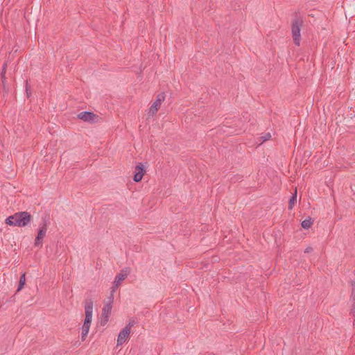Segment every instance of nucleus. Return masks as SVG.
Wrapping results in <instances>:
<instances>
[{"label":"nucleus","instance_id":"obj_1","mask_svg":"<svg viewBox=\"0 0 355 355\" xmlns=\"http://www.w3.org/2000/svg\"><path fill=\"white\" fill-rule=\"evenodd\" d=\"M31 220V216L27 211H20L10 216L6 219V223L10 226L25 227Z\"/></svg>","mask_w":355,"mask_h":355},{"label":"nucleus","instance_id":"obj_2","mask_svg":"<svg viewBox=\"0 0 355 355\" xmlns=\"http://www.w3.org/2000/svg\"><path fill=\"white\" fill-rule=\"evenodd\" d=\"M85 318L82 327L81 337L85 340L89 331L92 314H93V302L92 300H87L85 303Z\"/></svg>","mask_w":355,"mask_h":355},{"label":"nucleus","instance_id":"obj_3","mask_svg":"<svg viewBox=\"0 0 355 355\" xmlns=\"http://www.w3.org/2000/svg\"><path fill=\"white\" fill-rule=\"evenodd\" d=\"M303 24V20L300 17H296L291 27L292 36L295 45L300 46L301 41L300 30Z\"/></svg>","mask_w":355,"mask_h":355},{"label":"nucleus","instance_id":"obj_4","mask_svg":"<svg viewBox=\"0 0 355 355\" xmlns=\"http://www.w3.org/2000/svg\"><path fill=\"white\" fill-rule=\"evenodd\" d=\"M77 118L84 122L95 123L98 116L92 112L85 111L78 114Z\"/></svg>","mask_w":355,"mask_h":355},{"label":"nucleus","instance_id":"obj_5","mask_svg":"<svg viewBox=\"0 0 355 355\" xmlns=\"http://www.w3.org/2000/svg\"><path fill=\"white\" fill-rule=\"evenodd\" d=\"M165 100V94L164 93H160L159 94L155 101L153 102V103L151 105L150 109H149V113L152 115H154L161 106L162 102Z\"/></svg>","mask_w":355,"mask_h":355},{"label":"nucleus","instance_id":"obj_6","mask_svg":"<svg viewBox=\"0 0 355 355\" xmlns=\"http://www.w3.org/2000/svg\"><path fill=\"white\" fill-rule=\"evenodd\" d=\"M47 227L46 223H44L38 230L37 235L35 240V246H41L42 244V239L46 236Z\"/></svg>","mask_w":355,"mask_h":355},{"label":"nucleus","instance_id":"obj_7","mask_svg":"<svg viewBox=\"0 0 355 355\" xmlns=\"http://www.w3.org/2000/svg\"><path fill=\"white\" fill-rule=\"evenodd\" d=\"M146 171L144 169V166L142 163H139L136 165L135 168L134 177L133 180L135 182H140L145 173Z\"/></svg>","mask_w":355,"mask_h":355},{"label":"nucleus","instance_id":"obj_8","mask_svg":"<svg viewBox=\"0 0 355 355\" xmlns=\"http://www.w3.org/2000/svg\"><path fill=\"white\" fill-rule=\"evenodd\" d=\"M130 334V326L125 327L119 334L117 338V345H121L126 342Z\"/></svg>","mask_w":355,"mask_h":355},{"label":"nucleus","instance_id":"obj_9","mask_svg":"<svg viewBox=\"0 0 355 355\" xmlns=\"http://www.w3.org/2000/svg\"><path fill=\"white\" fill-rule=\"evenodd\" d=\"M130 273V269L126 268L125 269H123L120 273L116 275L114 280V284L119 285L121 284V282L125 280V279L128 277V275Z\"/></svg>","mask_w":355,"mask_h":355},{"label":"nucleus","instance_id":"obj_10","mask_svg":"<svg viewBox=\"0 0 355 355\" xmlns=\"http://www.w3.org/2000/svg\"><path fill=\"white\" fill-rule=\"evenodd\" d=\"M112 300H111V302H110L109 303L106 304L103 308L102 316L105 320V323H106L108 321L110 315L111 313L112 309Z\"/></svg>","mask_w":355,"mask_h":355},{"label":"nucleus","instance_id":"obj_11","mask_svg":"<svg viewBox=\"0 0 355 355\" xmlns=\"http://www.w3.org/2000/svg\"><path fill=\"white\" fill-rule=\"evenodd\" d=\"M313 220L311 218L309 217L308 218H306L302 222V227L304 229H309L311 227L313 224Z\"/></svg>","mask_w":355,"mask_h":355},{"label":"nucleus","instance_id":"obj_12","mask_svg":"<svg viewBox=\"0 0 355 355\" xmlns=\"http://www.w3.org/2000/svg\"><path fill=\"white\" fill-rule=\"evenodd\" d=\"M296 200H297V190L295 189V193L293 194V196H291V198L289 200V203H288V209H292L293 208Z\"/></svg>","mask_w":355,"mask_h":355},{"label":"nucleus","instance_id":"obj_13","mask_svg":"<svg viewBox=\"0 0 355 355\" xmlns=\"http://www.w3.org/2000/svg\"><path fill=\"white\" fill-rule=\"evenodd\" d=\"M25 282H26V274L25 273H23L21 277H20V279H19V286H18V288H17V291H19L20 290H21L25 284Z\"/></svg>","mask_w":355,"mask_h":355},{"label":"nucleus","instance_id":"obj_14","mask_svg":"<svg viewBox=\"0 0 355 355\" xmlns=\"http://www.w3.org/2000/svg\"><path fill=\"white\" fill-rule=\"evenodd\" d=\"M6 67H7V64L6 63V64H3V68H2V71H1V76L3 84H4L5 80H6Z\"/></svg>","mask_w":355,"mask_h":355},{"label":"nucleus","instance_id":"obj_15","mask_svg":"<svg viewBox=\"0 0 355 355\" xmlns=\"http://www.w3.org/2000/svg\"><path fill=\"white\" fill-rule=\"evenodd\" d=\"M119 285L114 284L112 285L111 288V293H110V300H113L114 298V293L116 292L117 288H119Z\"/></svg>","mask_w":355,"mask_h":355},{"label":"nucleus","instance_id":"obj_16","mask_svg":"<svg viewBox=\"0 0 355 355\" xmlns=\"http://www.w3.org/2000/svg\"><path fill=\"white\" fill-rule=\"evenodd\" d=\"M271 138V135L270 132H267L263 135L261 139H262V142L269 140Z\"/></svg>","mask_w":355,"mask_h":355},{"label":"nucleus","instance_id":"obj_17","mask_svg":"<svg viewBox=\"0 0 355 355\" xmlns=\"http://www.w3.org/2000/svg\"><path fill=\"white\" fill-rule=\"evenodd\" d=\"M134 325V322H130L125 327H129L130 326V331L131 330V328Z\"/></svg>","mask_w":355,"mask_h":355},{"label":"nucleus","instance_id":"obj_18","mask_svg":"<svg viewBox=\"0 0 355 355\" xmlns=\"http://www.w3.org/2000/svg\"><path fill=\"white\" fill-rule=\"evenodd\" d=\"M311 251H312V248L311 247H309V248H306V250H304V252L308 253V252H310Z\"/></svg>","mask_w":355,"mask_h":355},{"label":"nucleus","instance_id":"obj_19","mask_svg":"<svg viewBox=\"0 0 355 355\" xmlns=\"http://www.w3.org/2000/svg\"><path fill=\"white\" fill-rule=\"evenodd\" d=\"M26 92H28V87H27V86L26 87Z\"/></svg>","mask_w":355,"mask_h":355},{"label":"nucleus","instance_id":"obj_20","mask_svg":"<svg viewBox=\"0 0 355 355\" xmlns=\"http://www.w3.org/2000/svg\"><path fill=\"white\" fill-rule=\"evenodd\" d=\"M353 291H355V285H354V288H353Z\"/></svg>","mask_w":355,"mask_h":355}]
</instances>
